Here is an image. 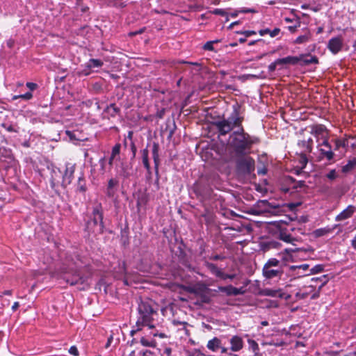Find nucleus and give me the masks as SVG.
Returning <instances> with one entry per match:
<instances>
[{"label":"nucleus","mask_w":356,"mask_h":356,"mask_svg":"<svg viewBox=\"0 0 356 356\" xmlns=\"http://www.w3.org/2000/svg\"><path fill=\"white\" fill-rule=\"evenodd\" d=\"M138 318L136 323L138 330H141L143 326L152 329L154 327L153 321L158 316L157 308L155 303L149 299L140 298L138 302Z\"/></svg>","instance_id":"obj_1"},{"label":"nucleus","mask_w":356,"mask_h":356,"mask_svg":"<svg viewBox=\"0 0 356 356\" xmlns=\"http://www.w3.org/2000/svg\"><path fill=\"white\" fill-rule=\"evenodd\" d=\"M228 145L234 149L237 156H242L250 150L252 142L249 140V135L245 134L243 127H241L239 131H234L229 136Z\"/></svg>","instance_id":"obj_2"},{"label":"nucleus","mask_w":356,"mask_h":356,"mask_svg":"<svg viewBox=\"0 0 356 356\" xmlns=\"http://www.w3.org/2000/svg\"><path fill=\"white\" fill-rule=\"evenodd\" d=\"M104 212L101 203L97 204L92 209L91 220L88 221L86 229L88 232L102 234L104 229Z\"/></svg>","instance_id":"obj_3"},{"label":"nucleus","mask_w":356,"mask_h":356,"mask_svg":"<svg viewBox=\"0 0 356 356\" xmlns=\"http://www.w3.org/2000/svg\"><path fill=\"white\" fill-rule=\"evenodd\" d=\"M277 63H281V65H296L300 64L302 66H306L310 64L318 63V59L316 56H312L310 54H302L298 56H289L284 58H278Z\"/></svg>","instance_id":"obj_4"},{"label":"nucleus","mask_w":356,"mask_h":356,"mask_svg":"<svg viewBox=\"0 0 356 356\" xmlns=\"http://www.w3.org/2000/svg\"><path fill=\"white\" fill-rule=\"evenodd\" d=\"M243 120V118L239 115V113H232L227 119L218 120L213 124L216 126L220 135H226L235 127H239Z\"/></svg>","instance_id":"obj_5"},{"label":"nucleus","mask_w":356,"mask_h":356,"mask_svg":"<svg viewBox=\"0 0 356 356\" xmlns=\"http://www.w3.org/2000/svg\"><path fill=\"white\" fill-rule=\"evenodd\" d=\"M236 169L238 175L250 177L255 170L254 160L250 156H241L236 161Z\"/></svg>","instance_id":"obj_6"},{"label":"nucleus","mask_w":356,"mask_h":356,"mask_svg":"<svg viewBox=\"0 0 356 356\" xmlns=\"http://www.w3.org/2000/svg\"><path fill=\"white\" fill-rule=\"evenodd\" d=\"M262 273L266 279L280 278L283 274L280 261L276 258L269 259L263 267Z\"/></svg>","instance_id":"obj_7"},{"label":"nucleus","mask_w":356,"mask_h":356,"mask_svg":"<svg viewBox=\"0 0 356 356\" xmlns=\"http://www.w3.org/2000/svg\"><path fill=\"white\" fill-rule=\"evenodd\" d=\"M62 279L70 285L74 286L83 284L86 282L87 277L81 273L79 269L70 267L64 270Z\"/></svg>","instance_id":"obj_8"},{"label":"nucleus","mask_w":356,"mask_h":356,"mask_svg":"<svg viewBox=\"0 0 356 356\" xmlns=\"http://www.w3.org/2000/svg\"><path fill=\"white\" fill-rule=\"evenodd\" d=\"M195 195L201 200H208L211 197L213 190L209 184L208 181L201 179L195 182L193 186Z\"/></svg>","instance_id":"obj_9"},{"label":"nucleus","mask_w":356,"mask_h":356,"mask_svg":"<svg viewBox=\"0 0 356 356\" xmlns=\"http://www.w3.org/2000/svg\"><path fill=\"white\" fill-rule=\"evenodd\" d=\"M183 63L186 64L187 68L186 70L189 71L190 73H191L193 76V79L191 81V83H198V89L200 90H204L205 89V85L203 83H200L199 79L200 78V72L201 71V66L197 63H191V62H187V61H183Z\"/></svg>","instance_id":"obj_10"},{"label":"nucleus","mask_w":356,"mask_h":356,"mask_svg":"<svg viewBox=\"0 0 356 356\" xmlns=\"http://www.w3.org/2000/svg\"><path fill=\"white\" fill-rule=\"evenodd\" d=\"M310 133L316 138L318 143L319 142L327 140L328 131L323 124H315L311 126Z\"/></svg>","instance_id":"obj_11"},{"label":"nucleus","mask_w":356,"mask_h":356,"mask_svg":"<svg viewBox=\"0 0 356 356\" xmlns=\"http://www.w3.org/2000/svg\"><path fill=\"white\" fill-rule=\"evenodd\" d=\"M318 147L321 159H325L328 161H334V153L333 152L328 140L319 142Z\"/></svg>","instance_id":"obj_12"},{"label":"nucleus","mask_w":356,"mask_h":356,"mask_svg":"<svg viewBox=\"0 0 356 356\" xmlns=\"http://www.w3.org/2000/svg\"><path fill=\"white\" fill-rule=\"evenodd\" d=\"M327 48L332 54L336 55L345 48L343 40L341 36L333 37L328 40Z\"/></svg>","instance_id":"obj_13"},{"label":"nucleus","mask_w":356,"mask_h":356,"mask_svg":"<svg viewBox=\"0 0 356 356\" xmlns=\"http://www.w3.org/2000/svg\"><path fill=\"white\" fill-rule=\"evenodd\" d=\"M103 65L104 62L102 60L90 58L82 65L83 69L81 74L84 76H88L93 69L101 68Z\"/></svg>","instance_id":"obj_14"},{"label":"nucleus","mask_w":356,"mask_h":356,"mask_svg":"<svg viewBox=\"0 0 356 356\" xmlns=\"http://www.w3.org/2000/svg\"><path fill=\"white\" fill-rule=\"evenodd\" d=\"M274 224L279 229L278 237L280 239L286 243H292L295 240V238L289 232V229H286L284 227V222H275Z\"/></svg>","instance_id":"obj_15"},{"label":"nucleus","mask_w":356,"mask_h":356,"mask_svg":"<svg viewBox=\"0 0 356 356\" xmlns=\"http://www.w3.org/2000/svg\"><path fill=\"white\" fill-rule=\"evenodd\" d=\"M75 171V165L72 163H67L65 165V170L63 175V179L61 181V186L63 188H66L69 184L72 183L74 178V173Z\"/></svg>","instance_id":"obj_16"},{"label":"nucleus","mask_w":356,"mask_h":356,"mask_svg":"<svg viewBox=\"0 0 356 356\" xmlns=\"http://www.w3.org/2000/svg\"><path fill=\"white\" fill-rule=\"evenodd\" d=\"M218 290L220 292L225 293L227 296L243 295L245 292V290L243 287L236 288L232 285L219 286Z\"/></svg>","instance_id":"obj_17"},{"label":"nucleus","mask_w":356,"mask_h":356,"mask_svg":"<svg viewBox=\"0 0 356 356\" xmlns=\"http://www.w3.org/2000/svg\"><path fill=\"white\" fill-rule=\"evenodd\" d=\"M119 181L116 179L111 178L108 181L106 194L108 197H113L118 189Z\"/></svg>","instance_id":"obj_18"},{"label":"nucleus","mask_w":356,"mask_h":356,"mask_svg":"<svg viewBox=\"0 0 356 356\" xmlns=\"http://www.w3.org/2000/svg\"><path fill=\"white\" fill-rule=\"evenodd\" d=\"M231 347L230 349L233 352H238L243 347V341L242 338L238 335L233 336L229 340Z\"/></svg>","instance_id":"obj_19"},{"label":"nucleus","mask_w":356,"mask_h":356,"mask_svg":"<svg viewBox=\"0 0 356 356\" xmlns=\"http://www.w3.org/2000/svg\"><path fill=\"white\" fill-rule=\"evenodd\" d=\"M26 86L30 90V91L20 95L13 96L12 98L13 100L17 99L19 98H21L24 100H29L32 98V91L37 88V84L32 82H27Z\"/></svg>","instance_id":"obj_20"},{"label":"nucleus","mask_w":356,"mask_h":356,"mask_svg":"<svg viewBox=\"0 0 356 356\" xmlns=\"http://www.w3.org/2000/svg\"><path fill=\"white\" fill-rule=\"evenodd\" d=\"M355 208L354 206L349 205L346 209L342 211L339 215L337 216L336 220L341 221L350 218L355 212Z\"/></svg>","instance_id":"obj_21"},{"label":"nucleus","mask_w":356,"mask_h":356,"mask_svg":"<svg viewBox=\"0 0 356 356\" xmlns=\"http://www.w3.org/2000/svg\"><path fill=\"white\" fill-rule=\"evenodd\" d=\"M222 341L218 337H213L212 339L209 340L207 344V348L213 351H217L220 348H221Z\"/></svg>","instance_id":"obj_22"},{"label":"nucleus","mask_w":356,"mask_h":356,"mask_svg":"<svg viewBox=\"0 0 356 356\" xmlns=\"http://www.w3.org/2000/svg\"><path fill=\"white\" fill-rule=\"evenodd\" d=\"M159 145L156 143H154L152 145V157L155 165L156 173L159 172Z\"/></svg>","instance_id":"obj_23"},{"label":"nucleus","mask_w":356,"mask_h":356,"mask_svg":"<svg viewBox=\"0 0 356 356\" xmlns=\"http://www.w3.org/2000/svg\"><path fill=\"white\" fill-rule=\"evenodd\" d=\"M204 266L211 271V273L215 275L216 277H223V273L218 268V266L209 261H204Z\"/></svg>","instance_id":"obj_24"},{"label":"nucleus","mask_w":356,"mask_h":356,"mask_svg":"<svg viewBox=\"0 0 356 356\" xmlns=\"http://www.w3.org/2000/svg\"><path fill=\"white\" fill-rule=\"evenodd\" d=\"M280 243L273 240L268 241H264L261 243V250L264 252L269 250L272 248H277Z\"/></svg>","instance_id":"obj_25"},{"label":"nucleus","mask_w":356,"mask_h":356,"mask_svg":"<svg viewBox=\"0 0 356 356\" xmlns=\"http://www.w3.org/2000/svg\"><path fill=\"white\" fill-rule=\"evenodd\" d=\"M76 192L84 193L87 191L86 180L83 175L78 178L76 184Z\"/></svg>","instance_id":"obj_26"},{"label":"nucleus","mask_w":356,"mask_h":356,"mask_svg":"<svg viewBox=\"0 0 356 356\" xmlns=\"http://www.w3.org/2000/svg\"><path fill=\"white\" fill-rule=\"evenodd\" d=\"M280 29L279 28H275L273 30H270L266 28L259 31L260 35L263 36L266 34H269L271 38L276 37L280 33Z\"/></svg>","instance_id":"obj_27"},{"label":"nucleus","mask_w":356,"mask_h":356,"mask_svg":"<svg viewBox=\"0 0 356 356\" xmlns=\"http://www.w3.org/2000/svg\"><path fill=\"white\" fill-rule=\"evenodd\" d=\"M149 152L147 149H144L142 150V159L144 167L147 169L148 174H151L150 165L149 163L148 159Z\"/></svg>","instance_id":"obj_28"},{"label":"nucleus","mask_w":356,"mask_h":356,"mask_svg":"<svg viewBox=\"0 0 356 356\" xmlns=\"http://www.w3.org/2000/svg\"><path fill=\"white\" fill-rule=\"evenodd\" d=\"M257 12V10L254 8H242L233 13H229V15H228V17L230 16L232 17H236L239 13H255Z\"/></svg>","instance_id":"obj_29"},{"label":"nucleus","mask_w":356,"mask_h":356,"mask_svg":"<svg viewBox=\"0 0 356 356\" xmlns=\"http://www.w3.org/2000/svg\"><path fill=\"white\" fill-rule=\"evenodd\" d=\"M279 291L271 289H263L259 290L258 294L262 296L276 297Z\"/></svg>","instance_id":"obj_30"},{"label":"nucleus","mask_w":356,"mask_h":356,"mask_svg":"<svg viewBox=\"0 0 356 356\" xmlns=\"http://www.w3.org/2000/svg\"><path fill=\"white\" fill-rule=\"evenodd\" d=\"M298 145L301 149L300 153L308 154L312 150V147H311L310 145H308V142H305V140H300Z\"/></svg>","instance_id":"obj_31"},{"label":"nucleus","mask_w":356,"mask_h":356,"mask_svg":"<svg viewBox=\"0 0 356 356\" xmlns=\"http://www.w3.org/2000/svg\"><path fill=\"white\" fill-rule=\"evenodd\" d=\"M356 167V159L350 160L347 164L343 165L341 168V171L343 173H348L352 171Z\"/></svg>","instance_id":"obj_32"},{"label":"nucleus","mask_w":356,"mask_h":356,"mask_svg":"<svg viewBox=\"0 0 356 356\" xmlns=\"http://www.w3.org/2000/svg\"><path fill=\"white\" fill-rule=\"evenodd\" d=\"M289 183L293 184V186L291 187V189L296 191H298V188L301 189L306 186L305 181H296V180L292 177H289Z\"/></svg>","instance_id":"obj_33"},{"label":"nucleus","mask_w":356,"mask_h":356,"mask_svg":"<svg viewBox=\"0 0 356 356\" xmlns=\"http://www.w3.org/2000/svg\"><path fill=\"white\" fill-rule=\"evenodd\" d=\"M331 231L332 229L329 227L320 228L314 231L313 234L315 237L318 238L329 234Z\"/></svg>","instance_id":"obj_34"},{"label":"nucleus","mask_w":356,"mask_h":356,"mask_svg":"<svg viewBox=\"0 0 356 356\" xmlns=\"http://www.w3.org/2000/svg\"><path fill=\"white\" fill-rule=\"evenodd\" d=\"M311 39V34L309 33H305L304 35L298 36L296 40L295 43L296 44H303L309 42Z\"/></svg>","instance_id":"obj_35"},{"label":"nucleus","mask_w":356,"mask_h":356,"mask_svg":"<svg viewBox=\"0 0 356 356\" xmlns=\"http://www.w3.org/2000/svg\"><path fill=\"white\" fill-rule=\"evenodd\" d=\"M346 35L353 39L350 45L353 47L354 51H356V31L353 29L346 30Z\"/></svg>","instance_id":"obj_36"},{"label":"nucleus","mask_w":356,"mask_h":356,"mask_svg":"<svg viewBox=\"0 0 356 356\" xmlns=\"http://www.w3.org/2000/svg\"><path fill=\"white\" fill-rule=\"evenodd\" d=\"M95 104H97V108L102 109L103 111H107L109 109V107H111L114 112L119 111L118 109L115 106L114 104H110L109 105L106 104L104 105V103H102V106H100L98 102H96Z\"/></svg>","instance_id":"obj_37"},{"label":"nucleus","mask_w":356,"mask_h":356,"mask_svg":"<svg viewBox=\"0 0 356 356\" xmlns=\"http://www.w3.org/2000/svg\"><path fill=\"white\" fill-rule=\"evenodd\" d=\"M140 341L143 346L146 347H156V342L154 339L149 341L145 337H142Z\"/></svg>","instance_id":"obj_38"},{"label":"nucleus","mask_w":356,"mask_h":356,"mask_svg":"<svg viewBox=\"0 0 356 356\" xmlns=\"http://www.w3.org/2000/svg\"><path fill=\"white\" fill-rule=\"evenodd\" d=\"M261 203L267 207L266 211L268 212H271L270 209H280V206L278 204L268 202L267 200H263V201H261Z\"/></svg>","instance_id":"obj_39"},{"label":"nucleus","mask_w":356,"mask_h":356,"mask_svg":"<svg viewBox=\"0 0 356 356\" xmlns=\"http://www.w3.org/2000/svg\"><path fill=\"white\" fill-rule=\"evenodd\" d=\"M307 162L308 159L307 157V154L300 153L299 163L301 165V170L304 169L306 167Z\"/></svg>","instance_id":"obj_40"},{"label":"nucleus","mask_w":356,"mask_h":356,"mask_svg":"<svg viewBox=\"0 0 356 356\" xmlns=\"http://www.w3.org/2000/svg\"><path fill=\"white\" fill-rule=\"evenodd\" d=\"M211 13L216 15L226 17V22H227L229 20L228 14L227 13L226 10L224 9L216 8Z\"/></svg>","instance_id":"obj_41"},{"label":"nucleus","mask_w":356,"mask_h":356,"mask_svg":"<svg viewBox=\"0 0 356 356\" xmlns=\"http://www.w3.org/2000/svg\"><path fill=\"white\" fill-rule=\"evenodd\" d=\"M218 40H211L207 42L204 46L203 49L206 51H214L213 44L217 43Z\"/></svg>","instance_id":"obj_42"},{"label":"nucleus","mask_w":356,"mask_h":356,"mask_svg":"<svg viewBox=\"0 0 356 356\" xmlns=\"http://www.w3.org/2000/svg\"><path fill=\"white\" fill-rule=\"evenodd\" d=\"M2 127L10 132H18L19 127L15 125L8 124V123H2Z\"/></svg>","instance_id":"obj_43"},{"label":"nucleus","mask_w":356,"mask_h":356,"mask_svg":"<svg viewBox=\"0 0 356 356\" xmlns=\"http://www.w3.org/2000/svg\"><path fill=\"white\" fill-rule=\"evenodd\" d=\"M323 270H324L323 265L318 264L310 269V273L309 275L319 273H321Z\"/></svg>","instance_id":"obj_44"},{"label":"nucleus","mask_w":356,"mask_h":356,"mask_svg":"<svg viewBox=\"0 0 356 356\" xmlns=\"http://www.w3.org/2000/svg\"><path fill=\"white\" fill-rule=\"evenodd\" d=\"M284 227L288 229H289V232L291 233V232H298L300 234H303L302 232V228L300 227H294L293 226L291 225H288L286 223L284 222Z\"/></svg>","instance_id":"obj_45"},{"label":"nucleus","mask_w":356,"mask_h":356,"mask_svg":"<svg viewBox=\"0 0 356 356\" xmlns=\"http://www.w3.org/2000/svg\"><path fill=\"white\" fill-rule=\"evenodd\" d=\"M248 343L250 348H251L254 352L259 350V345L254 340L248 339Z\"/></svg>","instance_id":"obj_46"},{"label":"nucleus","mask_w":356,"mask_h":356,"mask_svg":"<svg viewBox=\"0 0 356 356\" xmlns=\"http://www.w3.org/2000/svg\"><path fill=\"white\" fill-rule=\"evenodd\" d=\"M353 42V39L346 35V31L345 32V40H343L345 50L348 51L349 47Z\"/></svg>","instance_id":"obj_47"},{"label":"nucleus","mask_w":356,"mask_h":356,"mask_svg":"<svg viewBox=\"0 0 356 356\" xmlns=\"http://www.w3.org/2000/svg\"><path fill=\"white\" fill-rule=\"evenodd\" d=\"M312 281H321V282H322V284H321V286L319 287V289H321V287H322L323 286H324V285L326 284L327 281V275H323V276H322V277H313V278L312 279Z\"/></svg>","instance_id":"obj_48"},{"label":"nucleus","mask_w":356,"mask_h":356,"mask_svg":"<svg viewBox=\"0 0 356 356\" xmlns=\"http://www.w3.org/2000/svg\"><path fill=\"white\" fill-rule=\"evenodd\" d=\"M120 147L121 146L120 144H116L114 145L111 152V156H113V157H115L117 155L120 154Z\"/></svg>","instance_id":"obj_49"},{"label":"nucleus","mask_w":356,"mask_h":356,"mask_svg":"<svg viewBox=\"0 0 356 356\" xmlns=\"http://www.w3.org/2000/svg\"><path fill=\"white\" fill-rule=\"evenodd\" d=\"M277 61L278 58L268 65V67L269 72H274L276 70L277 65H281V63H277Z\"/></svg>","instance_id":"obj_50"},{"label":"nucleus","mask_w":356,"mask_h":356,"mask_svg":"<svg viewBox=\"0 0 356 356\" xmlns=\"http://www.w3.org/2000/svg\"><path fill=\"white\" fill-rule=\"evenodd\" d=\"M337 172L335 170H330L327 175L326 177L329 179L330 180H334L337 178Z\"/></svg>","instance_id":"obj_51"},{"label":"nucleus","mask_w":356,"mask_h":356,"mask_svg":"<svg viewBox=\"0 0 356 356\" xmlns=\"http://www.w3.org/2000/svg\"><path fill=\"white\" fill-rule=\"evenodd\" d=\"M309 266L307 264H301L299 266H293L291 267V269L296 270V269H302L303 270H307L309 268Z\"/></svg>","instance_id":"obj_52"},{"label":"nucleus","mask_w":356,"mask_h":356,"mask_svg":"<svg viewBox=\"0 0 356 356\" xmlns=\"http://www.w3.org/2000/svg\"><path fill=\"white\" fill-rule=\"evenodd\" d=\"M59 183H60V181L58 180H57L56 177L52 175L51 176V188L56 190V187L59 184Z\"/></svg>","instance_id":"obj_53"},{"label":"nucleus","mask_w":356,"mask_h":356,"mask_svg":"<svg viewBox=\"0 0 356 356\" xmlns=\"http://www.w3.org/2000/svg\"><path fill=\"white\" fill-rule=\"evenodd\" d=\"M140 355L142 356H155V353L149 350H141Z\"/></svg>","instance_id":"obj_54"},{"label":"nucleus","mask_w":356,"mask_h":356,"mask_svg":"<svg viewBox=\"0 0 356 356\" xmlns=\"http://www.w3.org/2000/svg\"><path fill=\"white\" fill-rule=\"evenodd\" d=\"M69 353L74 356L79 355V350L77 348L74 346L70 347V348L69 349Z\"/></svg>","instance_id":"obj_55"},{"label":"nucleus","mask_w":356,"mask_h":356,"mask_svg":"<svg viewBox=\"0 0 356 356\" xmlns=\"http://www.w3.org/2000/svg\"><path fill=\"white\" fill-rule=\"evenodd\" d=\"M295 296L298 299H305L308 296V293H301L299 291L297 292Z\"/></svg>","instance_id":"obj_56"},{"label":"nucleus","mask_w":356,"mask_h":356,"mask_svg":"<svg viewBox=\"0 0 356 356\" xmlns=\"http://www.w3.org/2000/svg\"><path fill=\"white\" fill-rule=\"evenodd\" d=\"M321 9V4L313 5L311 3V8H309V10H311L314 12H318Z\"/></svg>","instance_id":"obj_57"},{"label":"nucleus","mask_w":356,"mask_h":356,"mask_svg":"<svg viewBox=\"0 0 356 356\" xmlns=\"http://www.w3.org/2000/svg\"><path fill=\"white\" fill-rule=\"evenodd\" d=\"M225 257L220 254H215L210 257V259L213 261H218V260H223L225 259Z\"/></svg>","instance_id":"obj_58"},{"label":"nucleus","mask_w":356,"mask_h":356,"mask_svg":"<svg viewBox=\"0 0 356 356\" xmlns=\"http://www.w3.org/2000/svg\"><path fill=\"white\" fill-rule=\"evenodd\" d=\"M257 173L261 175H264L267 173V169L266 167H262L261 168H258Z\"/></svg>","instance_id":"obj_59"},{"label":"nucleus","mask_w":356,"mask_h":356,"mask_svg":"<svg viewBox=\"0 0 356 356\" xmlns=\"http://www.w3.org/2000/svg\"><path fill=\"white\" fill-rule=\"evenodd\" d=\"M242 34H243L245 36V38H247V37H250L252 35H255L256 32L254 31H245L243 32Z\"/></svg>","instance_id":"obj_60"},{"label":"nucleus","mask_w":356,"mask_h":356,"mask_svg":"<svg viewBox=\"0 0 356 356\" xmlns=\"http://www.w3.org/2000/svg\"><path fill=\"white\" fill-rule=\"evenodd\" d=\"M152 335L154 337H157L158 336V337H159L161 339H163V338L166 337V335L164 333L154 332V333H152Z\"/></svg>","instance_id":"obj_61"},{"label":"nucleus","mask_w":356,"mask_h":356,"mask_svg":"<svg viewBox=\"0 0 356 356\" xmlns=\"http://www.w3.org/2000/svg\"><path fill=\"white\" fill-rule=\"evenodd\" d=\"M144 30H145L144 28L143 29H140L138 31L130 33V35H136L138 34H141V33H143L144 32Z\"/></svg>","instance_id":"obj_62"},{"label":"nucleus","mask_w":356,"mask_h":356,"mask_svg":"<svg viewBox=\"0 0 356 356\" xmlns=\"http://www.w3.org/2000/svg\"><path fill=\"white\" fill-rule=\"evenodd\" d=\"M142 203H143V204L145 203V198L144 197L138 198L137 200V207H139Z\"/></svg>","instance_id":"obj_63"},{"label":"nucleus","mask_w":356,"mask_h":356,"mask_svg":"<svg viewBox=\"0 0 356 356\" xmlns=\"http://www.w3.org/2000/svg\"><path fill=\"white\" fill-rule=\"evenodd\" d=\"M19 307V303L18 302H15L12 306V310L13 312H15L18 309Z\"/></svg>","instance_id":"obj_64"}]
</instances>
